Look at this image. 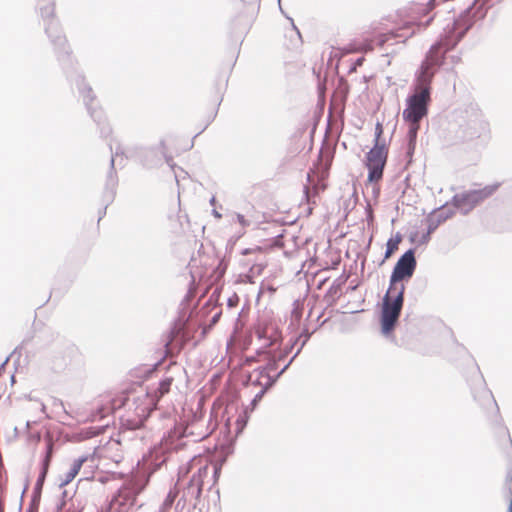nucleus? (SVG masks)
Here are the masks:
<instances>
[{
	"label": "nucleus",
	"mask_w": 512,
	"mask_h": 512,
	"mask_svg": "<svg viewBox=\"0 0 512 512\" xmlns=\"http://www.w3.org/2000/svg\"><path fill=\"white\" fill-rule=\"evenodd\" d=\"M487 8L473 3L457 19L447 24L437 41L431 45L416 73L414 90L406 98L402 116L406 122H420L428 115L431 102V83L436 72L453 50L473 27L476 21L486 16Z\"/></svg>",
	"instance_id": "1"
},
{
	"label": "nucleus",
	"mask_w": 512,
	"mask_h": 512,
	"mask_svg": "<svg viewBox=\"0 0 512 512\" xmlns=\"http://www.w3.org/2000/svg\"><path fill=\"white\" fill-rule=\"evenodd\" d=\"M415 248H409L396 261L390 275V288H394L398 282H408L417 268Z\"/></svg>",
	"instance_id": "9"
},
{
	"label": "nucleus",
	"mask_w": 512,
	"mask_h": 512,
	"mask_svg": "<svg viewBox=\"0 0 512 512\" xmlns=\"http://www.w3.org/2000/svg\"><path fill=\"white\" fill-rule=\"evenodd\" d=\"M163 160L174 170L176 164L173 161V157L167 154V147L164 140H161L157 146L146 148L142 155V163L149 169L161 166Z\"/></svg>",
	"instance_id": "10"
},
{
	"label": "nucleus",
	"mask_w": 512,
	"mask_h": 512,
	"mask_svg": "<svg viewBox=\"0 0 512 512\" xmlns=\"http://www.w3.org/2000/svg\"><path fill=\"white\" fill-rule=\"evenodd\" d=\"M413 153H414V149L412 150V145H411V143L409 142V143H408L407 155L411 158V157H412V155H413Z\"/></svg>",
	"instance_id": "53"
},
{
	"label": "nucleus",
	"mask_w": 512,
	"mask_h": 512,
	"mask_svg": "<svg viewBox=\"0 0 512 512\" xmlns=\"http://www.w3.org/2000/svg\"><path fill=\"white\" fill-rule=\"evenodd\" d=\"M40 16L43 20L45 34L53 46L57 61L67 78L76 86L89 115L98 126L100 137H109L112 133V128L106 122L103 110L98 107V102L91 86L86 82L85 77L74 69L72 51L59 21L55 18V9L53 8V13L49 16H43L41 13Z\"/></svg>",
	"instance_id": "2"
},
{
	"label": "nucleus",
	"mask_w": 512,
	"mask_h": 512,
	"mask_svg": "<svg viewBox=\"0 0 512 512\" xmlns=\"http://www.w3.org/2000/svg\"><path fill=\"white\" fill-rule=\"evenodd\" d=\"M511 494H512V490H511V487H509V488H507V495H506L507 502H508L507 512H512V497H511Z\"/></svg>",
	"instance_id": "42"
},
{
	"label": "nucleus",
	"mask_w": 512,
	"mask_h": 512,
	"mask_svg": "<svg viewBox=\"0 0 512 512\" xmlns=\"http://www.w3.org/2000/svg\"><path fill=\"white\" fill-rule=\"evenodd\" d=\"M224 461H225V459H223L221 463L215 464L213 466V479H214V483L218 481V479H219V477L221 475L222 465H223Z\"/></svg>",
	"instance_id": "35"
},
{
	"label": "nucleus",
	"mask_w": 512,
	"mask_h": 512,
	"mask_svg": "<svg viewBox=\"0 0 512 512\" xmlns=\"http://www.w3.org/2000/svg\"><path fill=\"white\" fill-rule=\"evenodd\" d=\"M416 237H417V233L415 232V233L410 235L409 240L413 243V242H415Z\"/></svg>",
	"instance_id": "58"
},
{
	"label": "nucleus",
	"mask_w": 512,
	"mask_h": 512,
	"mask_svg": "<svg viewBox=\"0 0 512 512\" xmlns=\"http://www.w3.org/2000/svg\"><path fill=\"white\" fill-rule=\"evenodd\" d=\"M233 452V448L231 446H228L227 447V453H226V457L231 454Z\"/></svg>",
	"instance_id": "62"
},
{
	"label": "nucleus",
	"mask_w": 512,
	"mask_h": 512,
	"mask_svg": "<svg viewBox=\"0 0 512 512\" xmlns=\"http://www.w3.org/2000/svg\"><path fill=\"white\" fill-rule=\"evenodd\" d=\"M47 475H48V473L45 472V471H40L39 472V475L37 477V480H36V483L34 485L33 491H35L36 493L37 492L42 493L43 486H44V483L46 481Z\"/></svg>",
	"instance_id": "24"
},
{
	"label": "nucleus",
	"mask_w": 512,
	"mask_h": 512,
	"mask_svg": "<svg viewBox=\"0 0 512 512\" xmlns=\"http://www.w3.org/2000/svg\"><path fill=\"white\" fill-rule=\"evenodd\" d=\"M87 459V456H81L73 461L69 471L65 474V478L59 484L60 488L68 485L70 482L74 480V478L77 476L81 467L87 461Z\"/></svg>",
	"instance_id": "19"
},
{
	"label": "nucleus",
	"mask_w": 512,
	"mask_h": 512,
	"mask_svg": "<svg viewBox=\"0 0 512 512\" xmlns=\"http://www.w3.org/2000/svg\"><path fill=\"white\" fill-rule=\"evenodd\" d=\"M65 504H66L65 500H62L60 503H58L57 506H56V511L55 512H62Z\"/></svg>",
	"instance_id": "48"
},
{
	"label": "nucleus",
	"mask_w": 512,
	"mask_h": 512,
	"mask_svg": "<svg viewBox=\"0 0 512 512\" xmlns=\"http://www.w3.org/2000/svg\"><path fill=\"white\" fill-rule=\"evenodd\" d=\"M357 287H358V284H356V285H351L348 289H349V290H351V291H354V290H356V289H357Z\"/></svg>",
	"instance_id": "64"
},
{
	"label": "nucleus",
	"mask_w": 512,
	"mask_h": 512,
	"mask_svg": "<svg viewBox=\"0 0 512 512\" xmlns=\"http://www.w3.org/2000/svg\"><path fill=\"white\" fill-rule=\"evenodd\" d=\"M383 134V126L381 123H377L376 126H375V139H374V142L375 141H380V138Z\"/></svg>",
	"instance_id": "38"
},
{
	"label": "nucleus",
	"mask_w": 512,
	"mask_h": 512,
	"mask_svg": "<svg viewBox=\"0 0 512 512\" xmlns=\"http://www.w3.org/2000/svg\"><path fill=\"white\" fill-rule=\"evenodd\" d=\"M118 186V176L116 170H114V158L112 157L109 163V170L106 175L105 186L103 191V201L105 203L104 208L99 211L98 221L106 214L107 207L114 201L116 196V190Z\"/></svg>",
	"instance_id": "13"
},
{
	"label": "nucleus",
	"mask_w": 512,
	"mask_h": 512,
	"mask_svg": "<svg viewBox=\"0 0 512 512\" xmlns=\"http://www.w3.org/2000/svg\"><path fill=\"white\" fill-rule=\"evenodd\" d=\"M215 203H216V198H215V196H213V197L210 199V204L214 206V205H215Z\"/></svg>",
	"instance_id": "63"
},
{
	"label": "nucleus",
	"mask_w": 512,
	"mask_h": 512,
	"mask_svg": "<svg viewBox=\"0 0 512 512\" xmlns=\"http://www.w3.org/2000/svg\"><path fill=\"white\" fill-rule=\"evenodd\" d=\"M387 158L388 148L385 141H375L373 147L365 155V166L368 170L367 180L370 183H376L383 178Z\"/></svg>",
	"instance_id": "7"
},
{
	"label": "nucleus",
	"mask_w": 512,
	"mask_h": 512,
	"mask_svg": "<svg viewBox=\"0 0 512 512\" xmlns=\"http://www.w3.org/2000/svg\"><path fill=\"white\" fill-rule=\"evenodd\" d=\"M188 473L187 467H180L178 472V480L175 484L176 488H183V495L185 501H189L192 503V506L196 508L198 503L200 502L203 484L200 480H196V478H190L186 484L182 485V481Z\"/></svg>",
	"instance_id": "11"
},
{
	"label": "nucleus",
	"mask_w": 512,
	"mask_h": 512,
	"mask_svg": "<svg viewBox=\"0 0 512 512\" xmlns=\"http://www.w3.org/2000/svg\"><path fill=\"white\" fill-rule=\"evenodd\" d=\"M255 371H258V373H259L258 377H261V378L266 377L267 378L268 376H270L269 371L266 368V366L258 367L257 369H255Z\"/></svg>",
	"instance_id": "43"
},
{
	"label": "nucleus",
	"mask_w": 512,
	"mask_h": 512,
	"mask_svg": "<svg viewBox=\"0 0 512 512\" xmlns=\"http://www.w3.org/2000/svg\"><path fill=\"white\" fill-rule=\"evenodd\" d=\"M212 215L217 218V219H221L222 218V214L217 210V209H213L212 210Z\"/></svg>",
	"instance_id": "51"
},
{
	"label": "nucleus",
	"mask_w": 512,
	"mask_h": 512,
	"mask_svg": "<svg viewBox=\"0 0 512 512\" xmlns=\"http://www.w3.org/2000/svg\"><path fill=\"white\" fill-rule=\"evenodd\" d=\"M173 422V428H171L161 440V446L164 451L173 452L184 449L186 446V442L183 440L184 438L192 437L193 442H198L207 436V434L202 433L195 434L193 431H188L189 427L187 425L177 424L175 420H173Z\"/></svg>",
	"instance_id": "8"
},
{
	"label": "nucleus",
	"mask_w": 512,
	"mask_h": 512,
	"mask_svg": "<svg viewBox=\"0 0 512 512\" xmlns=\"http://www.w3.org/2000/svg\"><path fill=\"white\" fill-rule=\"evenodd\" d=\"M142 490L143 487L138 485H123L112 498V502L119 506L118 512H128L136 504Z\"/></svg>",
	"instance_id": "12"
},
{
	"label": "nucleus",
	"mask_w": 512,
	"mask_h": 512,
	"mask_svg": "<svg viewBox=\"0 0 512 512\" xmlns=\"http://www.w3.org/2000/svg\"><path fill=\"white\" fill-rule=\"evenodd\" d=\"M226 270H227V263L224 260H221L215 269L217 276L222 277L225 274Z\"/></svg>",
	"instance_id": "36"
},
{
	"label": "nucleus",
	"mask_w": 512,
	"mask_h": 512,
	"mask_svg": "<svg viewBox=\"0 0 512 512\" xmlns=\"http://www.w3.org/2000/svg\"><path fill=\"white\" fill-rule=\"evenodd\" d=\"M405 283L398 282L394 288L388 289L380 304L379 323L383 336L389 337L396 329L404 306Z\"/></svg>",
	"instance_id": "4"
},
{
	"label": "nucleus",
	"mask_w": 512,
	"mask_h": 512,
	"mask_svg": "<svg viewBox=\"0 0 512 512\" xmlns=\"http://www.w3.org/2000/svg\"><path fill=\"white\" fill-rule=\"evenodd\" d=\"M216 115L217 111L209 118L207 124L194 136V138L202 134V132L208 127V125L215 119Z\"/></svg>",
	"instance_id": "46"
},
{
	"label": "nucleus",
	"mask_w": 512,
	"mask_h": 512,
	"mask_svg": "<svg viewBox=\"0 0 512 512\" xmlns=\"http://www.w3.org/2000/svg\"><path fill=\"white\" fill-rule=\"evenodd\" d=\"M220 316H221V313H216L213 315L212 319H211V324H215L219 321L220 319Z\"/></svg>",
	"instance_id": "50"
},
{
	"label": "nucleus",
	"mask_w": 512,
	"mask_h": 512,
	"mask_svg": "<svg viewBox=\"0 0 512 512\" xmlns=\"http://www.w3.org/2000/svg\"><path fill=\"white\" fill-rule=\"evenodd\" d=\"M52 453H53L52 445L49 444V445H47V449H46L45 455H51L52 456Z\"/></svg>",
	"instance_id": "54"
},
{
	"label": "nucleus",
	"mask_w": 512,
	"mask_h": 512,
	"mask_svg": "<svg viewBox=\"0 0 512 512\" xmlns=\"http://www.w3.org/2000/svg\"><path fill=\"white\" fill-rule=\"evenodd\" d=\"M257 336H258V338H260V339H261V338H265V339H267V343H266V345H265V347H264V349H266V350H267V348L272 347V346H273V345H275L276 343H278V348H279V347H280V345H281V343H280V342H278V341H276V340H274V339H271V338L266 337V336L264 335V333H263V332H258V333H257Z\"/></svg>",
	"instance_id": "33"
},
{
	"label": "nucleus",
	"mask_w": 512,
	"mask_h": 512,
	"mask_svg": "<svg viewBox=\"0 0 512 512\" xmlns=\"http://www.w3.org/2000/svg\"><path fill=\"white\" fill-rule=\"evenodd\" d=\"M209 473V466L206 464V465H203V466H200L197 470V472H195L191 478H196V480H200V482L203 483V480L205 477H207Z\"/></svg>",
	"instance_id": "27"
},
{
	"label": "nucleus",
	"mask_w": 512,
	"mask_h": 512,
	"mask_svg": "<svg viewBox=\"0 0 512 512\" xmlns=\"http://www.w3.org/2000/svg\"><path fill=\"white\" fill-rule=\"evenodd\" d=\"M388 240L394 243L396 246H399V244L402 241V235L399 232H397L395 236L390 237Z\"/></svg>",
	"instance_id": "44"
},
{
	"label": "nucleus",
	"mask_w": 512,
	"mask_h": 512,
	"mask_svg": "<svg viewBox=\"0 0 512 512\" xmlns=\"http://www.w3.org/2000/svg\"><path fill=\"white\" fill-rule=\"evenodd\" d=\"M432 17L427 19L425 22H408L405 23L402 27L397 30L396 37L402 38L403 42L408 38L412 37L417 31L425 29L428 25H430L432 21Z\"/></svg>",
	"instance_id": "17"
},
{
	"label": "nucleus",
	"mask_w": 512,
	"mask_h": 512,
	"mask_svg": "<svg viewBox=\"0 0 512 512\" xmlns=\"http://www.w3.org/2000/svg\"><path fill=\"white\" fill-rule=\"evenodd\" d=\"M236 218H237V221L238 223L242 226V227H247L250 225V221H248L247 219H245L244 215L243 214H240V213H237L236 214Z\"/></svg>",
	"instance_id": "41"
},
{
	"label": "nucleus",
	"mask_w": 512,
	"mask_h": 512,
	"mask_svg": "<svg viewBox=\"0 0 512 512\" xmlns=\"http://www.w3.org/2000/svg\"><path fill=\"white\" fill-rule=\"evenodd\" d=\"M176 494L170 491L164 501V506H172L175 500Z\"/></svg>",
	"instance_id": "40"
},
{
	"label": "nucleus",
	"mask_w": 512,
	"mask_h": 512,
	"mask_svg": "<svg viewBox=\"0 0 512 512\" xmlns=\"http://www.w3.org/2000/svg\"><path fill=\"white\" fill-rule=\"evenodd\" d=\"M499 187V184L487 185L481 189L467 190L456 193L449 203L459 209L463 215L470 213L480 202L491 196Z\"/></svg>",
	"instance_id": "6"
},
{
	"label": "nucleus",
	"mask_w": 512,
	"mask_h": 512,
	"mask_svg": "<svg viewBox=\"0 0 512 512\" xmlns=\"http://www.w3.org/2000/svg\"><path fill=\"white\" fill-rule=\"evenodd\" d=\"M312 333L309 332L307 329H304L296 338H298V341L300 340V338H303L299 348L297 349V351L295 352L296 355H299L300 352L302 351L303 347L306 345V343L308 342V340L310 339Z\"/></svg>",
	"instance_id": "25"
},
{
	"label": "nucleus",
	"mask_w": 512,
	"mask_h": 512,
	"mask_svg": "<svg viewBox=\"0 0 512 512\" xmlns=\"http://www.w3.org/2000/svg\"><path fill=\"white\" fill-rule=\"evenodd\" d=\"M289 20L291 22L293 30H295L297 35L299 36V38H301V33H300L299 29L297 28V26L295 25L294 20L292 18H289Z\"/></svg>",
	"instance_id": "49"
},
{
	"label": "nucleus",
	"mask_w": 512,
	"mask_h": 512,
	"mask_svg": "<svg viewBox=\"0 0 512 512\" xmlns=\"http://www.w3.org/2000/svg\"><path fill=\"white\" fill-rule=\"evenodd\" d=\"M481 381H482V387L475 391L473 390V397L476 401H478L481 405H485L486 403H492L496 409V411H499V407L497 405L496 400L494 399V396L492 392L487 388L484 378L481 375Z\"/></svg>",
	"instance_id": "18"
},
{
	"label": "nucleus",
	"mask_w": 512,
	"mask_h": 512,
	"mask_svg": "<svg viewBox=\"0 0 512 512\" xmlns=\"http://www.w3.org/2000/svg\"><path fill=\"white\" fill-rule=\"evenodd\" d=\"M173 171H175V169ZM174 177H175L176 182L178 183L179 182V177H183V174L179 175L176 172H174Z\"/></svg>",
	"instance_id": "61"
},
{
	"label": "nucleus",
	"mask_w": 512,
	"mask_h": 512,
	"mask_svg": "<svg viewBox=\"0 0 512 512\" xmlns=\"http://www.w3.org/2000/svg\"><path fill=\"white\" fill-rule=\"evenodd\" d=\"M364 60L365 58L363 56L361 57H358L353 63L352 65L349 67V70H348V73L351 74V73H354L356 72L357 68L358 67H361L364 63Z\"/></svg>",
	"instance_id": "31"
},
{
	"label": "nucleus",
	"mask_w": 512,
	"mask_h": 512,
	"mask_svg": "<svg viewBox=\"0 0 512 512\" xmlns=\"http://www.w3.org/2000/svg\"><path fill=\"white\" fill-rule=\"evenodd\" d=\"M260 378H261V377H258L257 379L252 380V379L249 377L248 381H250L253 385H257V386H258V385H261V386H262V383H261V381H260Z\"/></svg>",
	"instance_id": "52"
},
{
	"label": "nucleus",
	"mask_w": 512,
	"mask_h": 512,
	"mask_svg": "<svg viewBox=\"0 0 512 512\" xmlns=\"http://www.w3.org/2000/svg\"><path fill=\"white\" fill-rule=\"evenodd\" d=\"M298 343V338H294L289 346L285 347L283 350H279L276 352L278 359L284 360L288 354L292 351L293 347Z\"/></svg>",
	"instance_id": "26"
},
{
	"label": "nucleus",
	"mask_w": 512,
	"mask_h": 512,
	"mask_svg": "<svg viewBox=\"0 0 512 512\" xmlns=\"http://www.w3.org/2000/svg\"><path fill=\"white\" fill-rule=\"evenodd\" d=\"M42 493L32 491L31 500L28 508L38 511Z\"/></svg>",
	"instance_id": "28"
},
{
	"label": "nucleus",
	"mask_w": 512,
	"mask_h": 512,
	"mask_svg": "<svg viewBox=\"0 0 512 512\" xmlns=\"http://www.w3.org/2000/svg\"><path fill=\"white\" fill-rule=\"evenodd\" d=\"M434 232H429V226L427 225V231L426 233H423L421 235V237L419 238L418 240V245H426L430 239H431V234H433Z\"/></svg>",
	"instance_id": "34"
},
{
	"label": "nucleus",
	"mask_w": 512,
	"mask_h": 512,
	"mask_svg": "<svg viewBox=\"0 0 512 512\" xmlns=\"http://www.w3.org/2000/svg\"><path fill=\"white\" fill-rule=\"evenodd\" d=\"M278 6H279V10H280V12H281V13H282V14H283L287 19H289L290 17H289V16L285 13V11L283 10L282 5H281V2H280V3H278Z\"/></svg>",
	"instance_id": "56"
},
{
	"label": "nucleus",
	"mask_w": 512,
	"mask_h": 512,
	"mask_svg": "<svg viewBox=\"0 0 512 512\" xmlns=\"http://www.w3.org/2000/svg\"><path fill=\"white\" fill-rule=\"evenodd\" d=\"M9 359H10V356L6 357V359L4 360V362L0 365V371H1L2 369H4L5 365H6V364H7V362L9 361Z\"/></svg>",
	"instance_id": "57"
},
{
	"label": "nucleus",
	"mask_w": 512,
	"mask_h": 512,
	"mask_svg": "<svg viewBox=\"0 0 512 512\" xmlns=\"http://www.w3.org/2000/svg\"><path fill=\"white\" fill-rule=\"evenodd\" d=\"M348 280V276L342 274L338 278H336L331 286L328 288L324 295V300L327 302L328 306H333L336 304L337 300L341 296V289L345 285Z\"/></svg>",
	"instance_id": "16"
},
{
	"label": "nucleus",
	"mask_w": 512,
	"mask_h": 512,
	"mask_svg": "<svg viewBox=\"0 0 512 512\" xmlns=\"http://www.w3.org/2000/svg\"><path fill=\"white\" fill-rule=\"evenodd\" d=\"M266 393L262 390H260L254 398L251 400L250 404L248 406H245L242 410L241 414L238 416L236 420V433L240 434L246 427L248 420L250 418V414L255 410V408L258 406L259 402L262 400Z\"/></svg>",
	"instance_id": "15"
},
{
	"label": "nucleus",
	"mask_w": 512,
	"mask_h": 512,
	"mask_svg": "<svg viewBox=\"0 0 512 512\" xmlns=\"http://www.w3.org/2000/svg\"><path fill=\"white\" fill-rule=\"evenodd\" d=\"M511 481H512V466L507 471L506 478H505V482H506V485H508V488L511 487L510 486Z\"/></svg>",
	"instance_id": "47"
},
{
	"label": "nucleus",
	"mask_w": 512,
	"mask_h": 512,
	"mask_svg": "<svg viewBox=\"0 0 512 512\" xmlns=\"http://www.w3.org/2000/svg\"><path fill=\"white\" fill-rule=\"evenodd\" d=\"M127 401L128 399L126 398H121L119 400H115L112 404H111V407L108 408L109 411H114L115 409H119L121 407H124L126 404H127Z\"/></svg>",
	"instance_id": "32"
},
{
	"label": "nucleus",
	"mask_w": 512,
	"mask_h": 512,
	"mask_svg": "<svg viewBox=\"0 0 512 512\" xmlns=\"http://www.w3.org/2000/svg\"><path fill=\"white\" fill-rule=\"evenodd\" d=\"M172 382V377H165L158 382L156 387H148L145 395L134 398V417L126 419L121 418V429L123 431H136L142 429L147 419L156 409L160 399L170 391Z\"/></svg>",
	"instance_id": "3"
},
{
	"label": "nucleus",
	"mask_w": 512,
	"mask_h": 512,
	"mask_svg": "<svg viewBox=\"0 0 512 512\" xmlns=\"http://www.w3.org/2000/svg\"><path fill=\"white\" fill-rule=\"evenodd\" d=\"M278 6H279V10H280V12H281V13H282V14H283L287 19H289L290 17H289V16L285 13V11L283 10L282 5H281V2H280V3H278Z\"/></svg>",
	"instance_id": "55"
},
{
	"label": "nucleus",
	"mask_w": 512,
	"mask_h": 512,
	"mask_svg": "<svg viewBox=\"0 0 512 512\" xmlns=\"http://www.w3.org/2000/svg\"><path fill=\"white\" fill-rule=\"evenodd\" d=\"M278 381V378L276 376H268L267 377V382L262 385V391H264L265 393H267L268 390H270L275 384L276 382Z\"/></svg>",
	"instance_id": "29"
},
{
	"label": "nucleus",
	"mask_w": 512,
	"mask_h": 512,
	"mask_svg": "<svg viewBox=\"0 0 512 512\" xmlns=\"http://www.w3.org/2000/svg\"><path fill=\"white\" fill-rule=\"evenodd\" d=\"M428 5L435 7L437 5V0H429Z\"/></svg>",
	"instance_id": "60"
},
{
	"label": "nucleus",
	"mask_w": 512,
	"mask_h": 512,
	"mask_svg": "<svg viewBox=\"0 0 512 512\" xmlns=\"http://www.w3.org/2000/svg\"><path fill=\"white\" fill-rule=\"evenodd\" d=\"M449 202L441 205L438 208L433 209L426 217L425 221L429 226V232H435L436 229L445 221L452 218L455 214L453 208H449Z\"/></svg>",
	"instance_id": "14"
},
{
	"label": "nucleus",
	"mask_w": 512,
	"mask_h": 512,
	"mask_svg": "<svg viewBox=\"0 0 512 512\" xmlns=\"http://www.w3.org/2000/svg\"><path fill=\"white\" fill-rule=\"evenodd\" d=\"M36 7L43 16H49L53 13V0H37Z\"/></svg>",
	"instance_id": "22"
},
{
	"label": "nucleus",
	"mask_w": 512,
	"mask_h": 512,
	"mask_svg": "<svg viewBox=\"0 0 512 512\" xmlns=\"http://www.w3.org/2000/svg\"><path fill=\"white\" fill-rule=\"evenodd\" d=\"M409 123V129H408V142L412 145V150L415 149L416 139L418 135V130L420 128V122H408Z\"/></svg>",
	"instance_id": "21"
},
{
	"label": "nucleus",
	"mask_w": 512,
	"mask_h": 512,
	"mask_svg": "<svg viewBox=\"0 0 512 512\" xmlns=\"http://www.w3.org/2000/svg\"><path fill=\"white\" fill-rule=\"evenodd\" d=\"M397 250H398V246H396L391 241L387 240L384 257L381 260V262L379 263V265L380 266L383 265L385 263V261L387 259H389Z\"/></svg>",
	"instance_id": "23"
},
{
	"label": "nucleus",
	"mask_w": 512,
	"mask_h": 512,
	"mask_svg": "<svg viewBox=\"0 0 512 512\" xmlns=\"http://www.w3.org/2000/svg\"><path fill=\"white\" fill-rule=\"evenodd\" d=\"M239 300L240 299L237 294H234L232 297H229L227 300L228 307H230V308L236 307L239 303Z\"/></svg>",
	"instance_id": "39"
},
{
	"label": "nucleus",
	"mask_w": 512,
	"mask_h": 512,
	"mask_svg": "<svg viewBox=\"0 0 512 512\" xmlns=\"http://www.w3.org/2000/svg\"><path fill=\"white\" fill-rule=\"evenodd\" d=\"M298 355L294 354L290 360L288 361L287 364H285L283 366L282 369H280V371L275 375L278 379L288 370V368L290 367V365L293 363V361L295 360V358L297 357Z\"/></svg>",
	"instance_id": "37"
},
{
	"label": "nucleus",
	"mask_w": 512,
	"mask_h": 512,
	"mask_svg": "<svg viewBox=\"0 0 512 512\" xmlns=\"http://www.w3.org/2000/svg\"><path fill=\"white\" fill-rule=\"evenodd\" d=\"M452 132L454 133V143H464L475 139L485 141L488 139L490 128L482 113L471 108L460 117L457 127Z\"/></svg>",
	"instance_id": "5"
},
{
	"label": "nucleus",
	"mask_w": 512,
	"mask_h": 512,
	"mask_svg": "<svg viewBox=\"0 0 512 512\" xmlns=\"http://www.w3.org/2000/svg\"><path fill=\"white\" fill-rule=\"evenodd\" d=\"M51 461H52L51 455H44L42 460H41L40 471H45V472L48 473Z\"/></svg>",
	"instance_id": "30"
},
{
	"label": "nucleus",
	"mask_w": 512,
	"mask_h": 512,
	"mask_svg": "<svg viewBox=\"0 0 512 512\" xmlns=\"http://www.w3.org/2000/svg\"><path fill=\"white\" fill-rule=\"evenodd\" d=\"M109 149H110V151H111V153H112V154H111V157H113L114 159H115V157H116V156H119V155H122V154H123V151H122V149H121V147H120V146H117V147H116L115 152L113 153L112 144L110 143V144H109ZM111 159H112V158H110V160H111Z\"/></svg>",
	"instance_id": "45"
},
{
	"label": "nucleus",
	"mask_w": 512,
	"mask_h": 512,
	"mask_svg": "<svg viewBox=\"0 0 512 512\" xmlns=\"http://www.w3.org/2000/svg\"><path fill=\"white\" fill-rule=\"evenodd\" d=\"M261 353L264 354V358L267 361L265 366L268 369V371L271 372V371L276 370L278 367L279 361H281L280 359H278V356L276 355V351L262 349Z\"/></svg>",
	"instance_id": "20"
},
{
	"label": "nucleus",
	"mask_w": 512,
	"mask_h": 512,
	"mask_svg": "<svg viewBox=\"0 0 512 512\" xmlns=\"http://www.w3.org/2000/svg\"><path fill=\"white\" fill-rule=\"evenodd\" d=\"M98 413H99L100 417H104V416H105L106 411H105V409H104V408H100V409H98Z\"/></svg>",
	"instance_id": "59"
}]
</instances>
